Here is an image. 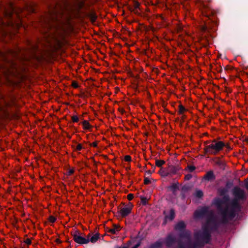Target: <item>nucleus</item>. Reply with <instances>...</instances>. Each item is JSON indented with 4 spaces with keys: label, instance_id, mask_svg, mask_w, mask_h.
<instances>
[{
    "label": "nucleus",
    "instance_id": "864d4df0",
    "mask_svg": "<svg viewBox=\"0 0 248 248\" xmlns=\"http://www.w3.org/2000/svg\"><path fill=\"white\" fill-rule=\"evenodd\" d=\"M245 140L248 142V139H246Z\"/></svg>",
    "mask_w": 248,
    "mask_h": 248
},
{
    "label": "nucleus",
    "instance_id": "393cba45",
    "mask_svg": "<svg viewBox=\"0 0 248 248\" xmlns=\"http://www.w3.org/2000/svg\"><path fill=\"white\" fill-rule=\"evenodd\" d=\"M165 162L162 160H156L155 165L158 167H161L162 165L165 164Z\"/></svg>",
    "mask_w": 248,
    "mask_h": 248
},
{
    "label": "nucleus",
    "instance_id": "37998d69",
    "mask_svg": "<svg viewBox=\"0 0 248 248\" xmlns=\"http://www.w3.org/2000/svg\"><path fill=\"white\" fill-rule=\"evenodd\" d=\"M182 190L183 191H186V190H187L188 189V187L186 186H184L183 187H182Z\"/></svg>",
    "mask_w": 248,
    "mask_h": 248
},
{
    "label": "nucleus",
    "instance_id": "72a5a7b5",
    "mask_svg": "<svg viewBox=\"0 0 248 248\" xmlns=\"http://www.w3.org/2000/svg\"><path fill=\"white\" fill-rule=\"evenodd\" d=\"M23 242L27 245H30L31 243V240L30 238H27L26 240H24Z\"/></svg>",
    "mask_w": 248,
    "mask_h": 248
},
{
    "label": "nucleus",
    "instance_id": "412c9836",
    "mask_svg": "<svg viewBox=\"0 0 248 248\" xmlns=\"http://www.w3.org/2000/svg\"><path fill=\"white\" fill-rule=\"evenodd\" d=\"M162 243L160 241H156L150 246V248H162Z\"/></svg>",
    "mask_w": 248,
    "mask_h": 248
},
{
    "label": "nucleus",
    "instance_id": "e433bc0d",
    "mask_svg": "<svg viewBox=\"0 0 248 248\" xmlns=\"http://www.w3.org/2000/svg\"><path fill=\"white\" fill-rule=\"evenodd\" d=\"M134 195L133 194L130 193L127 195V198L129 201H131L133 199Z\"/></svg>",
    "mask_w": 248,
    "mask_h": 248
},
{
    "label": "nucleus",
    "instance_id": "09e8293b",
    "mask_svg": "<svg viewBox=\"0 0 248 248\" xmlns=\"http://www.w3.org/2000/svg\"><path fill=\"white\" fill-rule=\"evenodd\" d=\"M180 236L181 237H184V236H185V234H187V233H180Z\"/></svg>",
    "mask_w": 248,
    "mask_h": 248
},
{
    "label": "nucleus",
    "instance_id": "1a4fd4ad",
    "mask_svg": "<svg viewBox=\"0 0 248 248\" xmlns=\"http://www.w3.org/2000/svg\"><path fill=\"white\" fill-rule=\"evenodd\" d=\"M80 233H74L73 239L74 241L79 244H87L90 241V235L87 238L83 237L78 234Z\"/></svg>",
    "mask_w": 248,
    "mask_h": 248
},
{
    "label": "nucleus",
    "instance_id": "f8f14e48",
    "mask_svg": "<svg viewBox=\"0 0 248 248\" xmlns=\"http://www.w3.org/2000/svg\"><path fill=\"white\" fill-rule=\"evenodd\" d=\"M186 228V224L184 221L178 222L174 227L176 231H179L180 232H185L184 231Z\"/></svg>",
    "mask_w": 248,
    "mask_h": 248
},
{
    "label": "nucleus",
    "instance_id": "aec40b11",
    "mask_svg": "<svg viewBox=\"0 0 248 248\" xmlns=\"http://www.w3.org/2000/svg\"><path fill=\"white\" fill-rule=\"evenodd\" d=\"M139 6L140 3L137 1H135L134 4V8H130V10L131 12L134 13L135 14H138V11L137 10V9L139 8Z\"/></svg>",
    "mask_w": 248,
    "mask_h": 248
},
{
    "label": "nucleus",
    "instance_id": "b1692460",
    "mask_svg": "<svg viewBox=\"0 0 248 248\" xmlns=\"http://www.w3.org/2000/svg\"><path fill=\"white\" fill-rule=\"evenodd\" d=\"M218 191L219 195L223 196V197L226 196V194L227 192V190L225 188H219Z\"/></svg>",
    "mask_w": 248,
    "mask_h": 248
},
{
    "label": "nucleus",
    "instance_id": "39448f33",
    "mask_svg": "<svg viewBox=\"0 0 248 248\" xmlns=\"http://www.w3.org/2000/svg\"><path fill=\"white\" fill-rule=\"evenodd\" d=\"M225 146V144L223 142L217 141L216 140H214L211 144L205 147L204 151L206 154L216 155Z\"/></svg>",
    "mask_w": 248,
    "mask_h": 248
},
{
    "label": "nucleus",
    "instance_id": "7ed1b4c3",
    "mask_svg": "<svg viewBox=\"0 0 248 248\" xmlns=\"http://www.w3.org/2000/svg\"><path fill=\"white\" fill-rule=\"evenodd\" d=\"M211 233H194L195 241L187 239L185 245L181 241L178 243V248H202L208 244L211 238Z\"/></svg>",
    "mask_w": 248,
    "mask_h": 248
},
{
    "label": "nucleus",
    "instance_id": "ea45409f",
    "mask_svg": "<svg viewBox=\"0 0 248 248\" xmlns=\"http://www.w3.org/2000/svg\"><path fill=\"white\" fill-rule=\"evenodd\" d=\"M154 171V170H153V171H151V170H148L146 171V174L147 175H150Z\"/></svg>",
    "mask_w": 248,
    "mask_h": 248
},
{
    "label": "nucleus",
    "instance_id": "de8ad7c7",
    "mask_svg": "<svg viewBox=\"0 0 248 248\" xmlns=\"http://www.w3.org/2000/svg\"><path fill=\"white\" fill-rule=\"evenodd\" d=\"M217 164L219 166H221L222 164V163L221 161H219L217 162Z\"/></svg>",
    "mask_w": 248,
    "mask_h": 248
},
{
    "label": "nucleus",
    "instance_id": "7c9ffc66",
    "mask_svg": "<svg viewBox=\"0 0 248 248\" xmlns=\"http://www.w3.org/2000/svg\"><path fill=\"white\" fill-rule=\"evenodd\" d=\"M48 219V221L50 223H53L55 222V221L56 220V218L54 216H50L49 217Z\"/></svg>",
    "mask_w": 248,
    "mask_h": 248
},
{
    "label": "nucleus",
    "instance_id": "f03ea898",
    "mask_svg": "<svg viewBox=\"0 0 248 248\" xmlns=\"http://www.w3.org/2000/svg\"><path fill=\"white\" fill-rule=\"evenodd\" d=\"M71 6L66 0L54 1L47 5V11L39 18L40 25L44 28L50 29L54 25L53 22H59Z\"/></svg>",
    "mask_w": 248,
    "mask_h": 248
},
{
    "label": "nucleus",
    "instance_id": "49530a36",
    "mask_svg": "<svg viewBox=\"0 0 248 248\" xmlns=\"http://www.w3.org/2000/svg\"><path fill=\"white\" fill-rule=\"evenodd\" d=\"M10 7H11V10L12 11V12H14L15 11V8H14V6L12 5V4H11Z\"/></svg>",
    "mask_w": 248,
    "mask_h": 248
},
{
    "label": "nucleus",
    "instance_id": "4be33fe9",
    "mask_svg": "<svg viewBox=\"0 0 248 248\" xmlns=\"http://www.w3.org/2000/svg\"><path fill=\"white\" fill-rule=\"evenodd\" d=\"M84 129H89L92 126L89 122L87 120H84L82 123Z\"/></svg>",
    "mask_w": 248,
    "mask_h": 248
},
{
    "label": "nucleus",
    "instance_id": "f3484780",
    "mask_svg": "<svg viewBox=\"0 0 248 248\" xmlns=\"http://www.w3.org/2000/svg\"><path fill=\"white\" fill-rule=\"evenodd\" d=\"M86 16L87 17L90 18V19L92 23L95 22L96 18H97V16L94 13L91 12V13H86Z\"/></svg>",
    "mask_w": 248,
    "mask_h": 248
},
{
    "label": "nucleus",
    "instance_id": "58836bf2",
    "mask_svg": "<svg viewBox=\"0 0 248 248\" xmlns=\"http://www.w3.org/2000/svg\"><path fill=\"white\" fill-rule=\"evenodd\" d=\"M72 86L75 88H78V84L77 82L73 81L72 82Z\"/></svg>",
    "mask_w": 248,
    "mask_h": 248
},
{
    "label": "nucleus",
    "instance_id": "603ef678",
    "mask_svg": "<svg viewBox=\"0 0 248 248\" xmlns=\"http://www.w3.org/2000/svg\"><path fill=\"white\" fill-rule=\"evenodd\" d=\"M75 232L78 233V232H79V231H76Z\"/></svg>",
    "mask_w": 248,
    "mask_h": 248
},
{
    "label": "nucleus",
    "instance_id": "bb28decb",
    "mask_svg": "<svg viewBox=\"0 0 248 248\" xmlns=\"http://www.w3.org/2000/svg\"><path fill=\"white\" fill-rule=\"evenodd\" d=\"M201 31L203 32L202 35L204 36V37H206V35H204L203 33H205L207 31H208V28L206 26H202L201 27Z\"/></svg>",
    "mask_w": 248,
    "mask_h": 248
},
{
    "label": "nucleus",
    "instance_id": "cd10ccee",
    "mask_svg": "<svg viewBox=\"0 0 248 248\" xmlns=\"http://www.w3.org/2000/svg\"><path fill=\"white\" fill-rule=\"evenodd\" d=\"M140 200H141V202L142 204L143 205H146L147 204V198L145 197H143V196H140Z\"/></svg>",
    "mask_w": 248,
    "mask_h": 248
},
{
    "label": "nucleus",
    "instance_id": "423d86ee",
    "mask_svg": "<svg viewBox=\"0 0 248 248\" xmlns=\"http://www.w3.org/2000/svg\"><path fill=\"white\" fill-rule=\"evenodd\" d=\"M195 1L200 4V8L204 16L209 17L214 15V10L211 8L209 5L206 4L205 1L203 0H195Z\"/></svg>",
    "mask_w": 248,
    "mask_h": 248
},
{
    "label": "nucleus",
    "instance_id": "c9c22d12",
    "mask_svg": "<svg viewBox=\"0 0 248 248\" xmlns=\"http://www.w3.org/2000/svg\"><path fill=\"white\" fill-rule=\"evenodd\" d=\"M82 149V145L81 144H78L76 148V150L77 151H80Z\"/></svg>",
    "mask_w": 248,
    "mask_h": 248
},
{
    "label": "nucleus",
    "instance_id": "4c0bfd02",
    "mask_svg": "<svg viewBox=\"0 0 248 248\" xmlns=\"http://www.w3.org/2000/svg\"><path fill=\"white\" fill-rule=\"evenodd\" d=\"M151 183V181L148 178H145L144 179V184L148 185Z\"/></svg>",
    "mask_w": 248,
    "mask_h": 248
},
{
    "label": "nucleus",
    "instance_id": "8fccbe9b",
    "mask_svg": "<svg viewBox=\"0 0 248 248\" xmlns=\"http://www.w3.org/2000/svg\"><path fill=\"white\" fill-rule=\"evenodd\" d=\"M140 243H138V244H136V245L134 247V248H137L140 246Z\"/></svg>",
    "mask_w": 248,
    "mask_h": 248
},
{
    "label": "nucleus",
    "instance_id": "20e7f679",
    "mask_svg": "<svg viewBox=\"0 0 248 248\" xmlns=\"http://www.w3.org/2000/svg\"><path fill=\"white\" fill-rule=\"evenodd\" d=\"M218 213H219L218 212ZM220 216V220H218L217 217L214 214L213 212L211 211L206 218L205 221L202 223V232H211V231H217L220 224H225L229 222L223 223L222 222V217Z\"/></svg>",
    "mask_w": 248,
    "mask_h": 248
},
{
    "label": "nucleus",
    "instance_id": "f257e3e1",
    "mask_svg": "<svg viewBox=\"0 0 248 248\" xmlns=\"http://www.w3.org/2000/svg\"><path fill=\"white\" fill-rule=\"evenodd\" d=\"M232 193L235 199L232 201L230 205L227 203L229 200L228 196H225L222 198H216L213 201V204L221 216L222 222L223 223L232 220L235 218L237 212L241 210L238 201L246 199L245 191L239 187H234Z\"/></svg>",
    "mask_w": 248,
    "mask_h": 248
},
{
    "label": "nucleus",
    "instance_id": "a19ab883",
    "mask_svg": "<svg viewBox=\"0 0 248 248\" xmlns=\"http://www.w3.org/2000/svg\"><path fill=\"white\" fill-rule=\"evenodd\" d=\"M245 186L246 188V189H248V179L247 180H246V181H245Z\"/></svg>",
    "mask_w": 248,
    "mask_h": 248
},
{
    "label": "nucleus",
    "instance_id": "4468645a",
    "mask_svg": "<svg viewBox=\"0 0 248 248\" xmlns=\"http://www.w3.org/2000/svg\"><path fill=\"white\" fill-rule=\"evenodd\" d=\"M203 179L207 181H213L216 179V176L213 170L208 171L204 176Z\"/></svg>",
    "mask_w": 248,
    "mask_h": 248
},
{
    "label": "nucleus",
    "instance_id": "4d7b16f0",
    "mask_svg": "<svg viewBox=\"0 0 248 248\" xmlns=\"http://www.w3.org/2000/svg\"><path fill=\"white\" fill-rule=\"evenodd\" d=\"M166 214V212H165V211H164V214Z\"/></svg>",
    "mask_w": 248,
    "mask_h": 248
},
{
    "label": "nucleus",
    "instance_id": "f704fd0d",
    "mask_svg": "<svg viewBox=\"0 0 248 248\" xmlns=\"http://www.w3.org/2000/svg\"><path fill=\"white\" fill-rule=\"evenodd\" d=\"M192 178V175L190 174H187L185 175V179L186 180H189Z\"/></svg>",
    "mask_w": 248,
    "mask_h": 248
},
{
    "label": "nucleus",
    "instance_id": "9d476101",
    "mask_svg": "<svg viewBox=\"0 0 248 248\" xmlns=\"http://www.w3.org/2000/svg\"><path fill=\"white\" fill-rule=\"evenodd\" d=\"M170 172L163 171V175L164 176H167L170 174H174L177 173V172L181 169V168L179 166H172L170 165L169 166Z\"/></svg>",
    "mask_w": 248,
    "mask_h": 248
},
{
    "label": "nucleus",
    "instance_id": "c03bdc74",
    "mask_svg": "<svg viewBox=\"0 0 248 248\" xmlns=\"http://www.w3.org/2000/svg\"><path fill=\"white\" fill-rule=\"evenodd\" d=\"M56 242L57 243H59V244H60L62 243V241L60 240V239L59 238H56V240H55Z\"/></svg>",
    "mask_w": 248,
    "mask_h": 248
},
{
    "label": "nucleus",
    "instance_id": "5fc2aeb1",
    "mask_svg": "<svg viewBox=\"0 0 248 248\" xmlns=\"http://www.w3.org/2000/svg\"><path fill=\"white\" fill-rule=\"evenodd\" d=\"M207 1L209 2L211 1V0H207Z\"/></svg>",
    "mask_w": 248,
    "mask_h": 248
},
{
    "label": "nucleus",
    "instance_id": "0eeeda50",
    "mask_svg": "<svg viewBox=\"0 0 248 248\" xmlns=\"http://www.w3.org/2000/svg\"><path fill=\"white\" fill-rule=\"evenodd\" d=\"M209 207L207 206L202 207L199 210H196L194 213V217L195 219H200L203 217L210 213Z\"/></svg>",
    "mask_w": 248,
    "mask_h": 248
},
{
    "label": "nucleus",
    "instance_id": "2f4dec72",
    "mask_svg": "<svg viewBox=\"0 0 248 248\" xmlns=\"http://www.w3.org/2000/svg\"><path fill=\"white\" fill-rule=\"evenodd\" d=\"M71 118L73 122H78L79 121L78 117L76 115L73 116Z\"/></svg>",
    "mask_w": 248,
    "mask_h": 248
},
{
    "label": "nucleus",
    "instance_id": "9b49d317",
    "mask_svg": "<svg viewBox=\"0 0 248 248\" xmlns=\"http://www.w3.org/2000/svg\"><path fill=\"white\" fill-rule=\"evenodd\" d=\"M36 4L33 2H26L24 8L29 12L35 13L36 11Z\"/></svg>",
    "mask_w": 248,
    "mask_h": 248
},
{
    "label": "nucleus",
    "instance_id": "2eb2a0df",
    "mask_svg": "<svg viewBox=\"0 0 248 248\" xmlns=\"http://www.w3.org/2000/svg\"><path fill=\"white\" fill-rule=\"evenodd\" d=\"M176 242V239L174 237L170 235H169L166 239L165 244L167 247H171Z\"/></svg>",
    "mask_w": 248,
    "mask_h": 248
},
{
    "label": "nucleus",
    "instance_id": "c85d7f7f",
    "mask_svg": "<svg viewBox=\"0 0 248 248\" xmlns=\"http://www.w3.org/2000/svg\"><path fill=\"white\" fill-rule=\"evenodd\" d=\"M179 113L180 114H182L184 113V111L186 110V109L182 105H180L179 106Z\"/></svg>",
    "mask_w": 248,
    "mask_h": 248
},
{
    "label": "nucleus",
    "instance_id": "473e14b6",
    "mask_svg": "<svg viewBox=\"0 0 248 248\" xmlns=\"http://www.w3.org/2000/svg\"><path fill=\"white\" fill-rule=\"evenodd\" d=\"M124 159L125 161L129 162L131 160V158L130 155H126L124 156Z\"/></svg>",
    "mask_w": 248,
    "mask_h": 248
},
{
    "label": "nucleus",
    "instance_id": "a18cd8bd",
    "mask_svg": "<svg viewBox=\"0 0 248 248\" xmlns=\"http://www.w3.org/2000/svg\"><path fill=\"white\" fill-rule=\"evenodd\" d=\"M97 145V143L96 142H94L92 143V146L94 147H96Z\"/></svg>",
    "mask_w": 248,
    "mask_h": 248
},
{
    "label": "nucleus",
    "instance_id": "6e6d98bb",
    "mask_svg": "<svg viewBox=\"0 0 248 248\" xmlns=\"http://www.w3.org/2000/svg\"><path fill=\"white\" fill-rule=\"evenodd\" d=\"M32 47H33V49H35V46H33Z\"/></svg>",
    "mask_w": 248,
    "mask_h": 248
},
{
    "label": "nucleus",
    "instance_id": "dca6fc26",
    "mask_svg": "<svg viewBox=\"0 0 248 248\" xmlns=\"http://www.w3.org/2000/svg\"><path fill=\"white\" fill-rule=\"evenodd\" d=\"M75 6L77 9L78 12L82 9L85 6L84 1L83 0H75Z\"/></svg>",
    "mask_w": 248,
    "mask_h": 248
},
{
    "label": "nucleus",
    "instance_id": "a878e982",
    "mask_svg": "<svg viewBox=\"0 0 248 248\" xmlns=\"http://www.w3.org/2000/svg\"><path fill=\"white\" fill-rule=\"evenodd\" d=\"M195 196L196 197L201 198L203 196V192L201 190H198L196 191Z\"/></svg>",
    "mask_w": 248,
    "mask_h": 248
},
{
    "label": "nucleus",
    "instance_id": "79ce46f5",
    "mask_svg": "<svg viewBox=\"0 0 248 248\" xmlns=\"http://www.w3.org/2000/svg\"><path fill=\"white\" fill-rule=\"evenodd\" d=\"M74 172V171L73 170H70L68 171V175H70L73 174Z\"/></svg>",
    "mask_w": 248,
    "mask_h": 248
},
{
    "label": "nucleus",
    "instance_id": "6e6552de",
    "mask_svg": "<svg viewBox=\"0 0 248 248\" xmlns=\"http://www.w3.org/2000/svg\"><path fill=\"white\" fill-rule=\"evenodd\" d=\"M133 205L131 202H129L128 204L124 206V207L118 212L119 214L122 217H125L127 216L130 213L132 210Z\"/></svg>",
    "mask_w": 248,
    "mask_h": 248
},
{
    "label": "nucleus",
    "instance_id": "5701e85b",
    "mask_svg": "<svg viewBox=\"0 0 248 248\" xmlns=\"http://www.w3.org/2000/svg\"><path fill=\"white\" fill-rule=\"evenodd\" d=\"M99 233H95V234L94 235H93L91 238V239H90V241L92 242V243H95L96 242L98 238H99Z\"/></svg>",
    "mask_w": 248,
    "mask_h": 248
},
{
    "label": "nucleus",
    "instance_id": "ddd939ff",
    "mask_svg": "<svg viewBox=\"0 0 248 248\" xmlns=\"http://www.w3.org/2000/svg\"><path fill=\"white\" fill-rule=\"evenodd\" d=\"M175 217V210L173 209H171L168 215H165L164 223L166 224L168 220L172 221L174 219Z\"/></svg>",
    "mask_w": 248,
    "mask_h": 248
},
{
    "label": "nucleus",
    "instance_id": "6ab92c4d",
    "mask_svg": "<svg viewBox=\"0 0 248 248\" xmlns=\"http://www.w3.org/2000/svg\"><path fill=\"white\" fill-rule=\"evenodd\" d=\"M169 188L172 191V193H174L179 189V183H173L169 187Z\"/></svg>",
    "mask_w": 248,
    "mask_h": 248
},
{
    "label": "nucleus",
    "instance_id": "c756f323",
    "mask_svg": "<svg viewBox=\"0 0 248 248\" xmlns=\"http://www.w3.org/2000/svg\"><path fill=\"white\" fill-rule=\"evenodd\" d=\"M186 169L188 170L191 172L196 169V167L194 166L188 165Z\"/></svg>",
    "mask_w": 248,
    "mask_h": 248
},
{
    "label": "nucleus",
    "instance_id": "3c124183",
    "mask_svg": "<svg viewBox=\"0 0 248 248\" xmlns=\"http://www.w3.org/2000/svg\"><path fill=\"white\" fill-rule=\"evenodd\" d=\"M226 147L229 150L231 149V147L229 145H227Z\"/></svg>",
    "mask_w": 248,
    "mask_h": 248
},
{
    "label": "nucleus",
    "instance_id": "a211bd4d",
    "mask_svg": "<svg viewBox=\"0 0 248 248\" xmlns=\"http://www.w3.org/2000/svg\"><path fill=\"white\" fill-rule=\"evenodd\" d=\"M122 228L119 225L114 224L113 226V228L109 230L108 232H119L121 230Z\"/></svg>",
    "mask_w": 248,
    "mask_h": 248
}]
</instances>
